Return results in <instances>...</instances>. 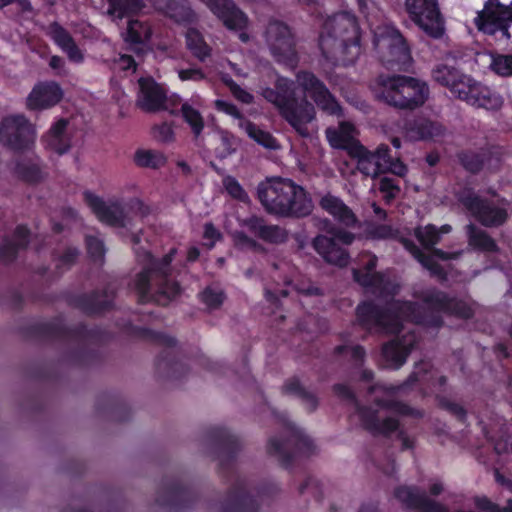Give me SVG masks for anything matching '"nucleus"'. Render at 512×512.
Returning <instances> with one entry per match:
<instances>
[{"mask_svg":"<svg viewBox=\"0 0 512 512\" xmlns=\"http://www.w3.org/2000/svg\"><path fill=\"white\" fill-rule=\"evenodd\" d=\"M297 83L303 89L300 97L296 95L294 82L284 78L277 80L275 89L264 88L261 95L279 109L280 115L301 137L309 138L311 133L307 124L314 120L315 108L307 100L306 94H309L320 109L330 115H339L341 107L326 85L313 73L298 72Z\"/></svg>","mask_w":512,"mask_h":512,"instance_id":"obj_1","label":"nucleus"},{"mask_svg":"<svg viewBox=\"0 0 512 512\" xmlns=\"http://www.w3.org/2000/svg\"><path fill=\"white\" fill-rule=\"evenodd\" d=\"M36 331L43 337L62 342L59 361L68 366L87 367L99 359L95 347L104 342L107 335L97 328L87 329L79 324L68 328L61 317L36 325Z\"/></svg>","mask_w":512,"mask_h":512,"instance_id":"obj_2","label":"nucleus"},{"mask_svg":"<svg viewBox=\"0 0 512 512\" xmlns=\"http://www.w3.org/2000/svg\"><path fill=\"white\" fill-rule=\"evenodd\" d=\"M175 252V249H172L158 259L149 251H137L142 270L136 275L134 286L140 302L153 301L158 305L166 306L180 296L181 287L170 277L171 262Z\"/></svg>","mask_w":512,"mask_h":512,"instance_id":"obj_3","label":"nucleus"},{"mask_svg":"<svg viewBox=\"0 0 512 512\" xmlns=\"http://www.w3.org/2000/svg\"><path fill=\"white\" fill-rule=\"evenodd\" d=\"M360 27L356 16L340 12L329 17L319 37L323 56L334 64H353L361 53Z\"/></svg>","mask_w":512,"mask_h":512,"instance_id":"obj_4","label":"nucleus"},{"mask_svg":"<svg viewBox=\"0 0 512 512\" xmlns=\"http://www.w3.org/2000/svg\"><path fill=\"white\" fill-rule=\"evenodd\" d=\"M257 196L267 213L280 217L304 218L314 208L306 190L287 178H267L258 184Z\"/></svg>","mask_w":512,"mask_h":512,"instance_id":"obj_5","label":"nucleus"},{"mask_svg":"<svg viewBox=\"0 0 512 512\" xmlns=\"http://www.w3.org/2000/svg\"><path fill=\"white\" fill-rule=\"evenodd\" d=\"M356 318L363 328L380 334H398L405 320L421 321L417 305L401 301H389L385 306L372 301L362 302L356 308Z\"/></svg>","mask_w":512,"mask_h":512,"instance_id":"obj_6","label":"nucleus"},{"mask_svg":"<svg viewBox=\"0 0 512 512\" xmlns=\"http://www.w3.org/2000/svg\"><path fill=\"white\" fill-rule=\"evenodd\" d=\"M374 97L399 110H415L429 97L428 85L414 77L381 74L371 84Z\"/></svg>","mask_w":512,"mask_h":512,"instance_id":"obj_7","label":"nucleus"},{"mask_svg":"<svg viewBox=\"0 0 512 512\" xmlns=\"http://www.w3.org/2000/svg\"><path fill=\"white\" fill-rule=\"evenodd\" d=\"M198 494L183 475H165L159 482L147 512H181L193 507Z\"/></svg>","mask_w":512,"mask_h":512,"instance_id":"obj_8","label":"nucleus"},{"mask_svg":"<svg viewBox=\"0 0 512 512\" xmlns=\"http://www.w3.org/2000/svg\"><path fill=\"white\" fill-rule=\"evenodd\" d=\"M334 145L346 150L352 158L357 159V169L364 175L377 178L385 173H392L403 177L407 167L400 161L398 156H392L390 148L386 144H380L375 151H370L362 144L345 145L334 143Z\"/></svg>","mask_w":512,"mask_h":512,"instance_id":"obj_9","label":"nucleus"},{"mask_svg":"<svg viewBox=\"0 0 512 512\" xmlns=\"http://www.w3.org/2000/svg\"><path fill=\"white\" fill-rule=\"evenodd\" d=\"M201 446L203 452L219 462L220 473L231 470L243 444L238 436L221 426H209L204 429Z\"/></svg>","mask_w":512,"mask_h":512,"instance_id":"obj_10","label":"nucleus"},{"mask_svg":"<svg viewBox=\"0 0 512 512\" xmlns=\"http://www.w3.org/2000/svg\"><path fill=\"white\" fill-rule=\"evenodd\" d=\"M285 439L271 437L267 444V453L288 467L298 458L313 455L316 446L300 428L290 422H284Z\"/></svg>","mask_w":512,"mask_h":512,"instance_id":"obj_11","label":"nucleus"},{"mask_svg":"<svg viewBox=\"0 0 512 512\" xmlns=\"http://www.w3.org/2000/svg\"><path fill=\"white\" fill-rule=\"evenodd\" d=\"M258 496H273L279 491L276 483L264 481L258 486L243 477H236L230 487L227 497L220 503L219 512H256L259 508Z\"/></svg>","mask_w":512,"mask_h":512,"instance_id":"obj_12","label":"nucleus"},{"mask_svg":"<svg viewBox=\"0 0 512 512\" xmlns=\"http://www.w3.org/2000/svg\"><path fill=\"white\" fill-rule=\"evenodd\" d=\"M374 47L382 64L389 70L406 71L411 62L410 48L403 35L392 26L379 28Z\"/></svg>","mask_w":512,"mask_h":512,"instance_id":"obj_13","label":"nucleus"},{"mask_svg":"<svg viewBox=\"0 0 512 512\" xmlns=\"http://www.w3.org/2000/svg\"><path fill=\"white\" fill-rule=\"evenodd\" d=\"M512 24V1L503 4L499 0H487L482 11L475 18L479 31L493 37L500 44L510 39L509 27Z\"/></svg>","mask_w":512,"mask_h":512,"instance_id":"obj_14","label":"nucleus"},{"mask_svg":"<svg viewBox=\"0 0 512 512\" xmlns=\"http://www.w3.org/2000/svg\"><path fill=\"white\" fill-rule=\"evenodd\" d=\"M145 337L155 343L164 346L156 361V373L162 379L176 380L186 374L188 368L179 357L178 351L175 349L177 340L173 336L163 332L146 330Z\"/></svg>","mask_w":512,"mask_h":512,"instance_id":"obj_15","label":"nucleus"},{"mask_svg":"<svg viewBox=\"0 0 512 512\" xmlns=\"http://www.w3.org/2000/svg\"><path fill=\"white\" fill-rule=\"evenodd\" d=\"M455 196L458 202L486 227H498L507 219V212L504 208L497 206L493 201L480 197L470 187H461Z\"/></svg>","mask_w":512,"mask_h":512,"instance_id":"obj_16","label":"nucleus"},{"mask_svg":"<svg viewBox=\"0 0 512 512\" xmlns=\"http://www.w3.org/2000/svg\"><path fill=\"white\" fill-rule=\"evenodd\" d=\"M34 125L24 115H11L0 122V142L16 152L29 150L35 142Z\"/></svg>","mask_w":512,"mask_h":512,"instance_id":"obj_17","label":"nucleus"},{"mask_svg":"<svg viewBox=\"0 0 512 512\" xmlns=\"http://www.w3.org/2000/svg\"><path fill=\"white\" fill-rule=\"evenodd\" d=\"M266 42L275 60L289 67L298 61L295 40L289 26L279 20H270L266 32Z\"/></svg>","mask_w":512,"mask_h":512,"instance_id":"obj_18","label":"nucleus"},{"mask_svg":"<svg viewBox=\"0 0 512 512\" xmlns=\"http://www.w3.org/2000/svg\"><path fill=\"white\" fill-rule=\"evenodd\" d=\"M405 5L410 18L427 36L440 39L444 35V19L437 0H406Z\"/></svg>","mask_w":512,"mask_h":512,"instance_id":"obj_19","label":"nucleus"},{"mask_svg":"<svg viewBox=\"0 0 512 512\" xmlns=\"http://www.w3.org/2000/svg\"><path fill=\"white\" fill-rule=\"evenodd\" d=\"M328 235H318L313 239L312 246L323 259L332 265L345 267L348 265L350 256L343 245H350L355 235L341 229L332 228Z\"/></svg>","mask_w":512,"mask_h":512,"instance_id":"obj_20","label":"nucleus"},{"mask_svg":"<svg viewBox=\"0 0 512 512\" xmlns=\"http://www.w3.org/2000/svg\"><path fill=\"white\" fill-rule=\"evenodd\" d=\"M333 392L339 398L355 404L356 411L361 419L363 427L373 435L388 436L392 431L398 428V420L387 417L382 421L378 417L377 410L370 407L361 406L356 400L354 392L344 384L333 385Z\"/></svg>","mask_w":512,"mask_h":512,"instance_id":"obj_21","label":"nucleus"},{"mask_svg":"<svg viewBox=\"0 0 512 512\" xmlns=\"http://www.w3.org/2000/svg\"><path fill=\"white\" fill-rule=\"evenodd\" d=\"M403 244L422 266L430 272L431 276L436 277L442 282L447 280V273L435 258L443 261L456 260L462 254L461 251L449 253L438 248H433L431 254H425L412 240L404 239Z\"/></svg>","mask_w":512,"mask_h":512,"instance_id":"obj_22","label":"nucleus"},{"mask_svg":"<svg viewBox=\"0 0 512 512\" xmlns=\"http://www.w3.org/2000/svg\"><path fill=\"white\" fill-rule=\"evenodd\" d=\"M84 196L87 204L101 222L119 228H126L130 225V219L119 202L106 204L101 198L90 192H85Z\"/></svg>","mask_w":512,"mask_h":512,"instance_id":"obj_23","label":"nucleus"},{"mask_svg":"<svg viewBox=\"0 0 512 512\" xmlns=\"http://www.w3.org/2000/svg\"><path fill=\"white\" fill-rule=\"evenodd\" d=\"M242 225L251 234L266 243L281 245L288 241L289 234L285 228L279 225L268 224L263 217L253 215L244 219Z\"/></svg>","mask_w":512,"mask_h":512,"instance_id":"obj_24","label":"nucleus"},{"mask_svg":"<svg viewBox=\"0 0 512 512\" xmlns=\"http://www.w3.org/2000/svg\"><path fill=\"white\" fill-rule=\"evenodd\" d=\"M211 12L216 15L230 30H242L246 27L248 18L233 0H201Z\"/></svg>","mask_w":512,"mask_h":512,"instance_id":"obj_25","label":"nucleus"},{"mask_svg":"<svg viewBox=\"0 0 512 512\" xmlns=\"http://www.w3.org/2000/svg\"><path fill=\"white\" fill-rule=\"evenodd\" d=\"M140 95L137 105L144 111L155 112L164 108L166 96L151 78H140Z\"/></svg>","mask_w":512,"mask_h":512,"instance_id":"obj_26","label":"nucleus"},{"mask_svg":"<svg viewBox=\"0 0 512 512\" xmlns=\"http://www.w3.org/2000/svg\"><path fill=\"white\" fill-rule=\"evenodd\" d=\"M115 290L107 287L103 291L82 294L75 299L76 306L86 314H96L108 310L112 306Z\"/></svg>","mask_w":512,"mask_h":512,"instance_id":"obj_27","label":"nucleus"},{"mask_svg":"<svg viewBox=\"0 0 512 512\" xmlns=\"http://www.w3.org/2000/svg\"><path fill=\"white\" fill-rule=\"evenodd\" d=\"M62 98V90L56 83L36 85L27 97V107L31 110L46 109L56 105Z\"/></svg>","mask_w":512,"mask_h":512,"instance_id":"obj_28","label":"nucleus"},{"mask_svg":"<svg viewBox=\"0 0 512 512\" xmlns=\"http://www.w3.org/2000/svg\"><path fill=\"white\" fill-rule=\"evenodd\" d=\"M30 231L24 225H18L11 237L4 238L0 245V262L9 264L13 262L19 251L25 249L29 243Z\"/></svg>","mask_w":512,"mask_h":512,"instance_id":"obj_29","label":"nucleus"},{"mask_svg":"<svg viewBox=\"0 0 512 512\" xmlns=\"http://www.w3.org/2000/svg\"><path fill=\"white\" fill-rule=\"evenodd\" d=\"M68 124L67 119H60L52 125L44 136L46 146L59 155L65 154L71 148V138L67 131Z\"/></svg>","mask_w":512,"mask_h":512,"instance_id":"obj_30","label":"nucleus"},{"mask_svg":"<svg viewBox=\"0 0 512 512\" xmlns=\"http://www.w3.org/2000/svg\"><path fill=\"white\" fill-rule=\"evenodd\" d=\"M319 205L345 226H353L356 223V216L352 210L340 198L330 193L321 198Z\"/></svg>","mask_w":512,"mask_h":512,"instance_id":"obj_31","label":"nucleus"},{"mask_svg":"<svg viewBox=\"0 0 512 512\" xmlns=\"http://www.w3.org/2000/svg\"><path fill=\"white\" fill-rule=\"evenodd\" d=\"M282 391L288 395L298 397L309 412H314L319 406V399L315 392L306 389L298 377H291L285 381Z\"/></svg>","mask_w":512,"mask_h":512,"instance_id":"obj_32","label":"nucleus"},{"mask_svg":"<svg viewBox=\"0 0 512 512\" xmlns=\"http://www.w3.org/2000/svg\"><path fill=\"white\" fill-rule=\"evenodd\" d=\"M14 173L29 183H37L44 178L43 164L38 157L19 158L15 162Z\"/></svg>","mask_w":512,"mask_h":512,"instance_id":"obj_33","label":"nucleus"},{"mask_svg":"<svg viewBox=\"0 0 512 512\" xmlns=\"http://www.w3.org/2000/svg\"><path fill=\"white\" fill-rule=\"evenodd\" d=\"M409 131L419 140H438L446 133V128L437 121L418 118L409 123Z\"/></svg>","mask_w":512,"mask_h":512,"instance_id":"obj_34","label":"nucleus"},{"mask_svg":"<svg viewBox=\"0 0 512 512\" xmlns=\"http://www.w3.org/2000/svg\"><path fill=\"white\" fill-rule=\"evenodd\" d=\"M468 244L473 249L484 253H497L499 247L495 240L483 229L470 223L466 226Z\"/></svg>","mask_w":512,"mask_h":512,"instance_id":"obj_35","label":"nucleus"},{"mask_svg":"<svg viewBox=\"0 0 512 512\" xmlns=\"http://www.w3.org/2000/svg\"><path fill=\"white\" fill-rule=\"evenodd\" d=\"M411 349L399 342L392 340L382 347V356L388 368L398 369L405 362Z\"/></svg>","mask_w":512,"mask_h":512,"instance_id":"obj_36","label":"nucleus"},{"mask_svg":"<svg viewBox=\"0 0 512 512\" xmlns=\"http://www.w3.org/2000/svg\"><path fill=\"white\" fill-rule=\"evenodd\" d=\"M150 37L147 26L138 20H129L125 41L130 43L131 50L139 54L143 51L144 41Z\"/></svg>","mask_w":512,"mask_h":512,"instance_id":"obj_37","label":"nucleus"},{"mask_svg":"<svg viewBox=\"0 0 512 512\" xmlns=\"http://www.w3.org/2000/svg\"><path fill=\"white\" fill-rule=\"evenodd\" d=\"M108 2L107 13L119 20L137 14L145 6L143 0H108Z\"/></svg>","mask_w":512,"mask_h":512,"instance_id":"obj_38","label":"nucleus"},{"mask_svg":"<svg viewBox=\"0 0 512 512\" xmlns=\"http://www.w3.org/2000/svg\"><path fill=\"white\" fill-rule=\"evenodd\" d=\"M96 411L99 414H108L110 419L115 421H125L129 412L125 405L117 403L109 396H101L96 402Z\"/></svg>","mask_w":512,"mask_h":512,"instance_id":"obj_39","label":"nucleus"},{"mask_svg":"<svg viewBox=\"0 0 512 512\" xmlns=\"http://www.w3.org/2000/svg\"><path fill=\"white\" fill-rule=\"evenodd\" d=\"M165 15L177 23L191 24L196 21V13L192 10L187 0H175Z\"/></svg>","mask_w":512,"mask_h":512,"instance_id":"obj_40","label":"nucleus"},{"mask_svg":"<svg viewBox=\"0 0 512 512\" xmlns=\"http://www.w3.org/2000/svg\"><path fill=\"white\" fill-rule=\"evenodd\" d=\"M186 45L192 54L200 61L210 56V48L203 40L198 30L189 28L186 32Z\"/></svg>","mask_w":512,"mask_h":512,"instance_id":"obj_41","label":"nucleus"},{"mask_svg":"<svg viewBox=\"0 0 512 512\" xmlns=\"http://www.w3.org/2000/svg\"><path fill=\"white\" fill-rule=\"evenodd\" d=\"M79 255V249L73 246H66L61 251H54L52 253V260L55 262V269L58 273L70 269L76 263Z\"/></svg>","mask_w":512,"mask_h":512,"instance_id":"obj_42","label":"nucleus"},{"mask_svg":"<svg viewBox=\"0 0 512 512\" xmlns=\"http://www.w3.org/2000/svg\"><path fill=\"white\" fill-rule=\"evenodd\" d=\"M462 74L457 68L445 64L436 66L432 71L433 79L439 84L448 87L450 91L457 83V80L462 77Z\"/></svg>","mask_w":512,"mask_h":512,"instance_id":"obj_43","label":"nucleus"},{"mask_svg":"<svg viewBox=\"0 0 512 512\" xmlns=\"http://www.w3.org/2000/svg\"><path fill=\"white\" fill-rule=\"evenodd\" d=\"M460 165L472 174L478 173L484 165L485 154L472 150H463L456 155Z\"/></svg>","mask_w":512,"mask_h":512,"instance_id":"obj_44","label":"nucleus"},{"mask_svg":"<svg viewBox=\"0 0 512 512\" xmlns=\"http://www.w3.org/2000/svg\"><path fill=\"white\" fill-rule=\"evenodd\" d=\"M166 157L156 150H138L135 153V162L140 167L158 169L166 164Z\"/></svg>","mask_w":512,"mask_h":512,"instance_id":"obj_45","label":"nucleus"},{"mask_svg":"<svg viewBox=\"0 0 512 512\" xmlns=\"http://www.w3.org/2000/svg\"><path fill=\"white\" fill-rule=\"evenodd\" d=\"M245 131L248 136L255 140L258 144L268 149H277L278 144L275 138L268 132L261 130L258 126L250 121L244 124Z\"/></svg>","mask_w":512,"mask_h":512,"instance_id":"obj_46","label":"nucleus"},{"mask_svg":"<svg viewBox=\"0 0 512 512\" xmlns=\"http://www.w3.org/2000/svg\"><path fill=\"white\" fill-rule=\"evenodd\" d=\"M354 280L364 287H371L375 290H385V277L380 273H369L367 271L353 270Z\"/></svg>","mask_w":512,"mask_h":512,"instance_id":"obj_47","label":"nucleus"},{"mask_svg":"<svg viewBox=\"0 0 512 512\" xmlns=\"http://www.w3.org/2000/svg\"><path fill=\"white\" fill-rule=\"evenodd\" d=\"M424 303L435 311H449L452 309V300L442 291H431L425 294Z\"/></svg>","mask_w":512,"mask_h":512,"instance_id":"obj_48","label":"nucleus"},{"mask_svg":"<svg viewBox=\"0 0 512 512\" xmlns=\"http://www.w3.org/2000/svg\"><path fill=\"white\" fill-rule=\"evenodd\" d=\"M415 236L426 249L431 250L441 239L439 230L432 224L425 227H417L415 229Z\"/></svg>","mask_w":512,"mask_h":512,"instance_id":"obj_49","label":"nucleus"},{"mask_svg":"<svg viewBox=\"0 0 512 512\" xmlns=\"http://www.w3.org/2000/svg\"><path fill=\"white\" fill-rule=\"evenodd\" d=\"M501 104V98L493 93L488 87L482 85L478 91L473 106L493 110L499 108Z\"/></svg>","mask_w":512,"mask_h":512,"instance_id":"obj_50","label":"nucleus"},{"mask_svg":"<svg viewBox=\"0 0 512 512\" xmlns=\"http://www.w3.org/2000/svg\"><path fill=\"white\" fill-rule=\"evenodd\" d=\"M181 112L184 120L190 125L195 137H198L204 128V121L200 112L188 103L182 105Z\"/></svg>","mask_w":512,"mask_h":512,"instance_id":"obj_51","label":"nucleus"},{"mask_svg":"<svg viewBox=\"0 0 512 512\" xmlns=\"http://www.w3.org/2000/svg\"><path fill=\"white\" fill-rule=\"evenodd\" d=\"M376 403L380 407L392 410L403 416H411L415 418H421L423 416L421 411L416 410L400 401L376 399Z\"/></svg>","mask_w":512,"mask_h":512,"instance_id":"obj_52","label":"nucleus"},{"mask_svg":"<svg viewBox=\"0 0 512 512\" xmlns=\"http://www.w3.org/2000/svg\"><path fill=\"white\" fill-rule=\"evenodd\" d=\"M49 35L63 51L75 43L71 34L58 22L49 25Z\"/></svg>","mask_w":512,"mask_h":512,"instance_id":"obj_53","label":"nucleus"},{"mask_svg":"<svg viewBox=\"0 0 512 512\" xmlns=\"http://www.w3.org/2000/svg\"><path fill=\"white\" fill-rule=\"evenodd\" d=\"M49 35L63 51L75 43L71 34L58 22L49 25Z\"/></svg>","mask_w":512,"mask_h":512,"instance_id":"obj_54","label":"nucleus"},{"mask_svg":"<svg viewBox=\"0 0 512 512\" xmlns=\"http://www.w3.org/2000/svg\"><path fill=\"white\" fill-rule=\"evenodd\" d=\"M201 300L207 306L208 309H218L224 302L225 294L220 289L207 287L200 294Z\"/></svg>","mask_w":512,"mask_h":512,"instance_id":"obj_55","label":"nucleus"},{"mask_svg":"<svg viewBox=\"0 0 512 512\" xmlns=\"http://www.w3.org/2000/svg\"><path fill=\"white\" fill-rule=\"evenodd\" d=\"M87 252L94 261H103L105 256L104 242L97 236L87 235L86 238Z\"/></svg>","mask_w":512,"mask_h":512,"instance_id":"obj_56","label":"nucleus"},{"mask_svg":"<svg viewBox=\"0 0 512 512\" xmlns=\"http://www.w3.org/2000/svg\"><path fill=\"white\" fill-rule=\"evenodd\" d=\"M491 69L501 76L512 75V54L511 55H496L492 58L490 64Z\"/></svg>","mask_w":512,"mask_h":512,"instance_id":"obj_57","label":"nucleus"},{"mask_svg":"<svg viewBox=\"0 0 512 512\" xmlns=\"http://www.w3.org/2000/svg\"><path fill=\"white\" fill-rule=\"evenodd\" d=\"M220 136L224 148L221 151H217L216 155L219 159H225L236 152L237 139L225 130H220Z\"/></svg>","mask_w":512,"mask_h":512,"instance_id":"obj_58","label":"nucleus"},{"mask_svg":"<svg viewBox=\"0 0 512 512\" xmlns=\"http://www.w3.org/2000/svg\"><path fill=\"white\" fill-rule=\"evenodd\" d=\"M379 190L384 194V199L390 202L396 198L400 192V187L393 178L384 176L379 180Z\"/></svg>","mask_w":512,"mask_h":512,"instance_id":"obj_59","label":"nucleus"},{"mask_svg":"<svg viewBox=\"0 0 512 512\" xmlns=\"http://www.w3.org/2000/svg\"><path fill=\"white\" fill-rule=\"evenodd\" d=\"M439 406L448 411L450 414L455 416L458 420L464 421L467 416V412L460 404L449 400L446 397H439Z\"/></svg>","mask_w":512,"mask_h":512,"instance_id":"obj_60","label":"nucleus"},{"mask_svg":"<svg viewBox=\"0 0 512 512\" xmlns=\"http://www.w3.org/2000/svg\"><path fill=\"white\" fill-rule=\"evenodd\" d=\"M474 80L469 76L462 74V77L457 80L455 86L451 89V93L459 98L460 100H464L466 98L468 90H470Z\"/></svg>","mask_w":512,"mask_h":512,"instance_id":"obj_61","label":"nucleus"},{"mask_svg":"<svg viewBox=\"0 0 512 512\" xmlns=\"http://www.w3.org/2000/svg\"><path fill=\"white\" fill-rule=\"evenodd\" d=\"M224 185L227 192L235 199L245 201L248 199L247 193L241 187V185L233 177H227L224 180Z\"/></svg>","mask_w":512,"mask_h":512,"instance_id":"obj_62","label":"nucleus"},{"mask_svg":"<svg viewBox=\"0 0 512 512\" xmlns=\"http://www.w3.org/2000/svg\"><path fill=\"white\" fill-rule=\"evenodd\" d=\"M305 491H310L317 501H321L323 499L321 483L315 478L308 477L306 481L300 485L299 493L303 494Z\"/></svg>","mask_w":512,"mask_h":512,"instance_id":"obj_63","label":"nucleus"},{"mask_svg":"<svg viewBox=\"0 0 512 512\" xmlns=\"http://www.w3.org/2000/svg\"><path fill=\"white\" fill-rule=\"evenodd\" d=\"M232 238L234 241V245L237 249L240 250H250L252 245L255 242V239L249 237L243 231H235L232 233Z\"/></svg>","mask_w":512,"mask_h":512,"instance_id":"obj_64","label":"nucleus"}]
</instances>
